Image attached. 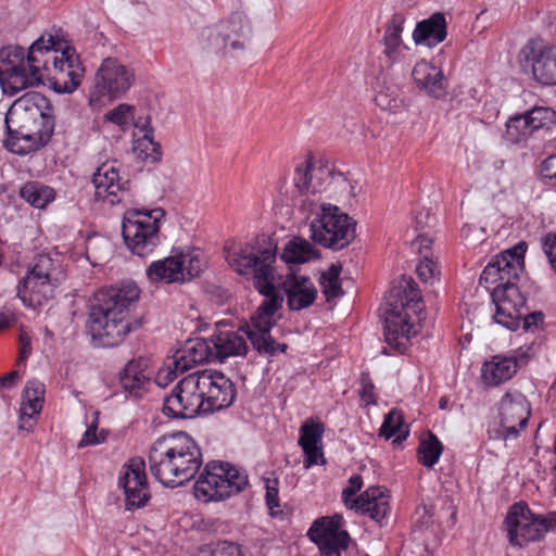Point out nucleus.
I'll return each instance as SVG.
<instances>
[{
	"label": "nucleus",
	"mask_w": 556,
	"mask_h": 556,
	"mask_svg": "<svg viewBox=\"0 0 556 556\" xmlns=\"http://www.w3.org/2000/svg\"><path fill=\"white\" fill-rule=\"evenodd\" d=\"M84 72L75 50L51 34L34 41L27 55L20 46L0 49V85L11 96L43 85L49 76L55 92L71 93L80 85Z\"/></svg>",
	"instance_id": "nucleus-1"
},
{
	"label": "nucleus",
	"mask_w": 556,
	"mask_h": 556,
	"mask_svg": "<svg viewBox=\"0 0 556 556\" xmlns=\"http://www.w3.org/2000/svg\"><path fill=\"white\" fill-rule=\"evenodd\" d=\"M276 253L277 243L265 233L256 236L238 250H226L229 266L240 276L251 277L254 288L264 296L250 321H245L239 329L247 334L254 350L266 357H274L288 349L286 343L276 342L270 334L276 325L274 315L283 303L281 288L275 285Z\"/></svg>",
	"instance_id": "nucleus-2"
},
{
	"label": "nucleus",
	"mask_w": 556,
	"mask_h": 556,
	"mask_svg": "<svg viewBox=\"0 0 556 556\" xmlns=\"http://www.w3.org/2000/svg\"><path fill=\"white\" fill-rule=\"evenodd\" d=\"M525 242H519L494 256L483 269L479 283L491 291L495 304L494 320L496 324L514 331L520 326L525 331H534L543 324L541 311L527 313L526 299L516 286L523 271Z\"/></svg>",
	"instance_id": "nucleus-3"
},
{
	"label": "nucleus",
	"mask_w": 556,
	"mask_h": 556,
	"mask_svg": "<svg viewBox=\"0 0 556 556\" xmlns=\"http://www.w3.org/2000/svg\"><path fill=\"white\" fill-rule=\"evenodd\" d=\"M140 290L135 282H123L94 293L87 323L92 341L98 346L114 348L141 326L129 318L130 309L139 300Z\"/></svg>",
	"instance_id": "nucleus-4"
},
{
	"label": "nucleus",
	"mask_w": 556,
	"mask_h": 556,
	"mask_svg": "<svg viewBox=\"0 0 556 556\" xmlns=\"http://www.w3.org/2000/svg\"><path fill=\"white\" fill-rule=\"evenodd\" d=\"M151 475L163 485L175 488L194 478L202 465V453L185 432L156 440L148 455Z\"/></svg>",
	"instance_id": "nucleus-5"
},
{
	"label": "nucleus",
	"mask_w": 556,
	"mask_h": 556,
	"mask_svg": "<svg viewBox=\"0 0 556 556\" xmlns=\"http://www.w3.org/2000/svg\"><path fill=\"white\" fill-rule=\"evenodd\" d=\"M52 106L49 100L40 92H26L16 99L5 115L8 138L4 140L7 149L14 153L23 154L25 149L18 146V140L29 141L34 134L33 126L40 119L41 135L50 137L54 130L52 119Z\"/></svg>",
	"instance_id": "nucleus-6"
},
{
	"label": "nucleus",
	"mask_w": 556,
	"mask_h": 556,
	"mask_svg": "<svg viewBox=\"0 0 556 556\" xmlns=\"http://www.w3.org/2000/svg\"><path fill=\"white\" fill-rule=\"evenodd\" d=\"M425 305L417 283L410 277H403L399 286L393 287L387 300L384 316L386 342L400 350L405 346L403 340H408L415 334L412 314L418 317L424 312Z\"/></svg>",
	"instance_id": "nucleus-7"
},
{
	"label": "nucleus",
	"mask_w": 556,
	"mask_h": 556,
	"mask_svg": "<svg viewBox=\"0 0 556 556\" xmlns=\"http://www.w3.org/2000/svg\"><path fill=\"white\" fill-rule=\"evenodd\" d=\"M64 278L61 261L49 254H38L17 285V296L27 306L41 305L53 296L54 288Z\"/></svg>",
	"instance_id": "nucleus-8"
},
{
	"label": "nucleus",
	"mask_w": 556,
	"mask_h": 556,
	"mask_svg": "<svg viewBox=\"0 0 556 556\" xmlns=\"http://www.w3.org/2000/svg\"><path fill=\"white\" fill-rule=\"evenodd\" d=\"M309 225L311 239L332 251L346 248L355 239L356 222L330 203L321 202Z\"/></svg>",
	"instance_id": "nucleus-9"
},
{
	"label": "nucleus",
	"mask_w": 556,
	"mask_h": 556,
	"mask_svg": "<svg viewBox=\"0 0 556 556\" xmlns=\"http://www.w3.org/2000/svg\"><path fill=\"white\" fill-rule=\"evenodd\" d=\"M165 216L163 208L127 210L123 217L122 235L127 248L139 256H147L160 243V223Z\"/></svg>",
	"instance_id": "nucleus-10"
},
{
	"label": "nucleus",
	"mask_w": 556,
	"mask_h": 556,
	"mask_svg": "<svg viewBox=\"0 0 556 556\" xmlns=\"http://www.w3.org/2000/svg\"><path fill=\"white\" fill-rule=\"evenodd\" d=\"M135 83V72L116 58H105L98 67L89 91V105L100 109L123 97Z\"/></svg>",
	"instance_id": "nucleus-11"
},
{
	"label": "nucleus",
	"mask_w": 556,
	"mask_h": 556,
	"mask_svg": "<svg viewBox=\"0 0 556 556\" xmlns=\"http://www.w3.org/2000/svg\"><path fill=\"white\" fill-rule=\"evenodd\" d=\"M248 484V476L228 463L211 462L195 482L197 494L207 501H224L240 493Z\"/></svg>",
	"instance_id": "nucleus-12"
},
{
	"label": "nucleus",
	"mask_w": 556,
	"mask_h": 556,
	"mask_svg": "<svg viewBox=\"0 0 556 556\" xmlns=\"http://www.w3.org/2000/svg\"><path fill=\"white\" fill-rule=\"evenodd\" d=\"M163 413L169 418L189 419L204 413L203 397L200 395L199 378L190 374L182 378L165 396Z\"/></svg>",
	"instance_id": "nucleus-13"
},
{
	"label": "nucleus",
	"mask_w": 556,
	"mask_h": 556,
	"mask_svg": "<svg viewBox=\"0 0 556 556\" xmlns=\"http://www.w3.org/2000/svg\"><path fill=\"white\" fill-rule=\"evenodd\" d=\"M199 378L200 395L203 397L204 413H213L229 407L236 399L233 382L216 370L195 371Z\"/></svg>",
	"instance_id": "nucleus-14"
},
{
	"label": "nucleus",
	"mask_w": 556,
	"mask_h": 556,
	"mask_svg": "<svg viewBox=\"0 0 556 556\" xmlns=\"http://www.w3.org/2000/svg\"><path fill=\"white\" fill-rule=\"evenodd\" d=\"M519 61L525 72L543 85H556V47L530 40L520 51Z\"/></svg>",
	"instance_id": "nucleus-15"
},
{
	"label": "nucleus",
	"mask_w": 556,
	"mask_h": 556,
	"mask_svg": "<svg viewBox=\"0 0 556 556\" xmlns=\"http://www.w3.org/2000/svg\"><path fill=\"white\" fill-rule=\"evenodd\" d=\"M500 429L497 438L502 440L515 439L528 425L531 414L527 397L520 392H507L503 395L498 406Z\"/></svg>",
	"instance_id": "nucleus-16"
},
{
	"label": "nucleus",
	"mask_w": 556,
	"mask_h": 556,
	"mask_svg": "<svg viewBox=\"0 0 556 556\" xmlns=\"http://www.w3.org/2000/svg\"><path fill=\"white\" fill-rule=\"evenodd\" d=\"M509 542L514 546L541 540L544 536L539 515H534L525 502L510 506L505 519Z\"/></svg>",
	"instance_id": "nucleus-17"
},
{
	"label": "nucleus",
	"mask_w": 556,
	"mask_h": 556,
	"mask_svg": "<svg viewBox=\"0 0 556 556\" xmlns=\"http://www.w3.org/2000/svg\"><path fill=\"white\" fill-rule=\"evenodd\" d=\"M118 485L124 490L126 509L135 510L147 504L150 492L142 458L134 457L123 466Z\"/></svg>",
	"instance_id": "nucleus-18"
},
{
	"label": "nucleus",
	"mask_w": 556,
	"mask_h": 556,
	"mask_svg": "<svg viewBox=\"0 0 556 556\" xmlns=\"http://www.w3.org/2000/svg\"><path fill=\"white\" fill-rule=\"evenodd\" d=\"M556 125V111L535 106L523 114L510 117L506 123L505 138L514 144L526 141L534 131Z\"/></svg>",
	"instance_id": "nucleus-19"
},
{
	"label": "nucleus",
	"mask_w": 556,
	"mask_h": 556,
	"mask_svg": "<svg viewBox=\"0 0 556 556\" xmlns=\"http://www.w3.org/2000/svg\"><path fill=\"white\" fill-rule=\"evenodd\" d=\"M294 184L302 193L311 192L316 194L326 191L331 185H343L348 187L346 178L341 174H334L327 166L316 167L311 160L305 162L304 169L298 168Z\"/></svg>",
	"instance_id": "nucleus-20"
},
{
	"label": "nucleus",
	"mask_w": 556,
	"mask_h": 556,
	"mask_svg": "<svg viewBox=\"0 0 556 556\" xmlns=\"http://www.w3.org/2000/svg\"><path fill=\"white\" fill-rule=\"evenodd\" d=\"M94 186V200L114 205L123 200L126 186L129 181L119 184L118 170L113 165L103 164L92 176Z\"/></svg>",
	"instance_id": "nucleus-21"
},
{
	"label": "nucleus",
	"mask_w": 556,
	"mask_h": 556,
	"mask_svg": "<svg viewBox=\"0 0 556 556\" xmlns=\"http://www.w3.org/2000/svg\"><path fill=\"white\" fill-rule=\"evenodd\" d=\"M389 498V492L384 486H369L358 497L354 498L353 510L368 516L379 526H383L390 513Z\"/></svg>",
	"instance_id": "nucleus-22"
},
{
	"label": "nucleus",
	"mask_w": 556,
	"mask_h": 556,
	"mask_svg": "<svg viewBox=\"0 0 556 556\" xmlns=\"http://www.w3.org/2000/svg\"><path fill=\"white\" fill-rule=\"evenodd\" d=\"M279 287L287 296V305L290 311H301L309 307L316 300L317 289L306 276L289 274Z\"/></svg>",
	"instance_id": "nucleus-23"
},
{
	"label": "nucleus",
	"mask_w": 556,
	"mask_h": 556,
	"mask_svg": "<svg viewBox=\"0 0 556 556\" xmlns=\"http://www.w3.org/2000/svg\"><path fill=\"white\" fill-rule=\"evenodd\" d=\"M217 25L229 48V56L238 58V54L247 48L252 33L250 21L243 13L235 12Z\"/></svg>",
	"instance_id": "nucleus-24"
},
{
	"label": "nucleus",
	"mask_w": 556,
	"mask_h": 556,
	"mask_svg": "<svg viewBox=\"0 0 556 556\" xmlns=\"http://www.w3.org/2000/svg\"><path fill=\"white\" fill-rule=\"evenodd\" d=\"M414 81L428 96L440 99L446 94L447 80L443 72L426 61L418 62L412 72Z\"/></svg>",
	"instance_id": "nucleus-25"
},
{
	"label": "nucleus",
	"mask_w": 556,
	"mask_h": 556,
	"mask_svg": "<svg viewBox=\"0 0 556 556\" xmlns=\"http://www.w3.org/2000/svg\"><path fill=\"white\" fill-rule=\"evenodd\" d=\"M211 361H214L211 339L207 341L202 338L188 340L185 348L173 356V364L181 374L194 365Z\"/></svg>",
	"instance_id": "nucleus-26"
},
{
	"label": "nucleus",
	"mask_w": 556,
	"mask_h": 556,
	"mask_svg": "<svg viewBox=\"0 0 556 556\" xmlns=\"http://www.w3.org/2000/svg\"><path fill=\"white\" fill-rule=\"evenodd\" d=\"M148 362L143 358L128 362L119 374V383L125 392L135 397H141L150 384Z\"/></svg>",
	"instance_id": "nucleus-27"
},
{
	"label": "nucleus",
	"mask_w": 556,
	"mask_h": 556,
	"mask_svg": "<svg viewBox=\"0 0 556 556\" xmlns=\"http://www.w3.org/2000/svg\"><path fill=\"white\" fill-rule=\"evenodd\" d=\"M446 21L444 14L434 13L429 18L417 23L413 33L414 41L417 45L434 47L446 38Z\"/></svg>",
	"instance_id": "nucleus-28"
},
{
	"label": "nucleus",
	"mask_w": 556,
	"mask_h": 556,
	"mask_svg": "<svg viewBox=\"0 0 556 556\" xmlns=\"http://www.w3.org/2000/svg\"><path fill=\"white\" fill-rule=\"evenodd\" d=\"M45 396V386L37 380H30L27 382L24 394L23 405L21 407L20 415V428L24 430H30L34 424L31 419L35 415H38L42 408V402Z\"/></svg>",
	"instance_id": "nucleus-29"
},
{
	"label": "nucleus",
	"mask_w": 556,
	"mask_h": 556,
	"mask_svg": "<svg viewBox=\"0 0 556 556\" xmlns=\"http://www.w3.org/2000/svg\"><path fill=\"white\" fill-rule=\"evenodd\" d=\"M517 367L515 357L494 355L483 364L481 377L485 384L495 387L509 380L516 374Z\"/></svg>",
	"instance_id": "nucleus-30"
},
{
	"label": "nucleus",
	"mask_w": 556,
	"mask_h": 556,
	"mask_svg": "<svg viewBox=\"0 0 556 556\" xmlns=\"http://www.w3.org/2000/svg\"><path fill=\"white\" fill-rule=\"evenodd\" d=\"M214 359L223 362L229 356L245 355V340L232 331L219 332L211 338Z\"/></svg>",
	"instance_id": "nucleus-31"
},
{
	"label": "nucleus",
	"mask_w": 556,
	"mask_h": 556,
	"mask_svg": "<svg viewBox=\"0 0 556 556\" xmlns=\"http://www.w3.org/2000/svg\"><path fill=\"white\" fill-rule=\"evenodd\" d=\"M181 264L176 260V255H170L163 260L152 262L147 268V276L150 281L159 282H184Z\"/></svg>",
	"instance_id": "nucleus-32"
},
{
	"label": "nucleus",
	"mask_w": 556,
	"mask_h": 556,
	"mask_svg": "<svg viewBox=\"0 0 556 556\" xmlns=\"http://www.w3.org/2000/svg\"><path fill=\"white\" fill-rule=\"evenodd\" d=\"M319 253L311 242L301 237L292 238L281 253V260L289 264H303L318 258Z\"/></svg>",
	"instance_id": "nucleus-33"
},
{
	"label": "nucleus",
	"mask_w": 556,
	"mask_h": 556,
	"mask_svg": "<svg viewBox=\"0 0 556 556\" xmlns=\"http://www.w3.org/2000/svg\"><path fill=\"white\" fill-rule=\"evenodd\" d=\"M343 522V517L339 514H334L330 517H320L313 522L307 534L313 542L319 544L337 536V534L342 531L340 528Z\"/></svg>",
	"instance_id": "nucleus-34"
},
{
	"label": "nucleus",
	"mask_w": 556,
	"mask_h": 556,
	"mask_svg": "<svg viewBox=\"0 0 556 556\" xmlns=\"http://www.w3.org/2000/svg\"><path fill=\"white\" fill-rule=\"evenodd\" d=\"M20 195L30 205L42 208L54 199V191L39 182L29 181L21 188Z\"/></svg>",
	"instance_id": "nucleus-35"
},
{
	"label": "nucleus",
	"mask_w": 556,
	"mask_h": 556,
	"mask_svg": "<svg viewBox=\"0 0 556 556\" xmlns=\"http://www.w3.org/2000/svg\"><path fill=\"white\" fill-rule=\"evenodd\" d=\"M408 429L404 426V418L401 410L391 409L384 417L379 435L389 440L396 435L394 442H402L408 435Z\"/></svg>",
	"instance_id": "nucleus-36"
},
{
	"label": "nucleus",
	"mask_w": 556,
	"mask_h": 556,
	"mask_svg": "<svg viewBox=\"0 0 556 556\" xmlns=\"http://www.w3.org/2000/svg\"><path fill=\"white\" fill-rule=\"evenodd\" d=\"M404 16L401 14H394L391 18L390 24L388 25L384 37H383V43L386 46L384 53L387 58L394 62L397 58L395 55L397 48L402 43V31H403V24H404Z\"/></svg>",
	"instance_id": "nucleus-37"
},
{
	"label": "nucleus",
	"mask_w": 556,
	"mask_h": 556,
	"mask_svg": "<svg viewBox=\"0 0 556 556\" xmlns=\"http://www.w3.org/2000/svg\"><path fill=\"white\" fill-rule=\"evenodd\" d=\"M443 452V445L438 437L428 432V438L421 440L418 446V460L424 466L432 468L439 460Z\"/></svg>",
	"instance_id": "nucleus-38"
},
{
	"label": "nucleus",
	"mask_w": 556,
	"mask_h": 556,
	"mask_svg": "<svg viewBox=\"0 0 556 556\" xmlns=\"http://www.w3.org/2000/svg\"><path fill=\"white\" fill-rule=\"evenodd\" d=\"M176 255V260L181 264V271L184 281L190 280L193 277L200 275L203 269V262L200 257V252L197 250L187 251H173Z\"/></svg>",
	"instance_id": "nucleus-39"
},
{
	"label": "nucleus",
	"mask_w": 556,
	"mask_h": 556,
	"mask_svg": "<svg viewBox=\"0 0 556 556\" xmlns=\"http://www.w3.org/2000/svg\"><path fill=\"white\" fill-rule=\"evenodd\" d=\"M200 43L205 50L213 52L224 51L225 54H229V48L218 25L203 28L200 34Z\"/></svg>",
	"instance_id": "nucleus-40"
},
{
	"label": "nucleus",
	"mask_w": 556,
	"mask_h": 556,
	"mask_svg": "<svg viewBox=\"0 0 556 556\" xmlns=\"http://www.w3.org/2000/svg\"><path fill=\"white\" fill-rule=\"evenodd\" d=\"M153 131L154 129L143 131L142 138L138 139L135 147V152L138 153V156L151 163L160 161L162 155L161 146L154 141Z\"/></svg>",
	"instance_id": "nucleus-41"
},
{
	"label": "nucleus",
	"mask_w": 556,
	"mask_h": 556,
	"mask_svg": "<svg viewBox=\"0 0 556 556\" xmlns=\"http://www.w3.org/2000/svg\"><path fill=\"white\" fill-rule=\"evenodd\" d=\"M325 426L323 422H305L301 427L299 444L303 446L321 445Z\"/></svg>",
	"instance_id": "nucleus-42"
},
{
	"label": "nucleus",
	"mask_w": 556,
	"mask_h": 556,
	"mask_svg": "<svg viewBox=\"0 0 556 556\" xmlns=\"http://www.w3.org/2000/svg\"><path fill=\"white\" fill-rule=\"evenodd\" d=\"M351 541L348 531H341L332 540L324 541L318 545L321 556H340Z\"/></svg>",
	"instance_id": "nucleus-43"
},
{
	"label": "nucleus",
	"mask_w": 556,
	"mask_h": 556,
	"mask_svg": "<svg viewBox=\"0 0 556 556\" xmlns=\"http://www.w3.org/2000/svg\"><path fill=\"white\" fill-rule=\"evenodd\" d=\"M197 556H244L239 545L230 542H219L215 546H203Z\"/></svg>",
	"instance_id": "nucleus-44"
},
{
	"label": "nucleus",
	"mask_w": 556,
	"mask_h": 556,
	"mask_svg": "<svg viewBox=\"0 0 556 556\" xmlns=\"http://www.w3.org/2000/svg\"><path fill=\"white\" fill-rule=\"evenodd\" d=\"M93 415L94 418L83 434V438L77 445L78 448L100 444L106 439V432L104 430L98 432V413L96 412Z\"/></svg>",
	"instance_id": "nucleus-45"
},
{
	"label": "nucleus",
	"mask_w": 556,
	"mask_h": 556,
	"mask_svg": "<svg viewBox=\"0 0 556 556\" xmlns=\"http://www.w3.org/2000/svg\"><path fill=\"white\" fill-rule=\"evenodd\" d=\"M363 486V478L359 475H353L349 479V484L346 488L342 491V501L346 508L354 509L353 501L352 498Z\"/></svg>",
	"instance_id": "nucleus-46"
},
{
	"label": "nucleus",
	"mask_w": 556,
	"mask_h": 556,
	"mask_svg": "<svg viewBox=\"0 0 556 556\" xmlns=\"http://www.w3.org/2000/svg\"><path fill=\"white\" fill-rule=\"evenodd\" d=\"M417 276L422 281H429L437 275V266L428 254H424L419 264L416 267Z\"/></svg>",
	"instance_id": "nucleus-47"
},
{
	"label": "nucleus",
	"mask_w": 556,
	"mask_h": 556,
	"mask_svg": "<svg viewBox=\"0 0 556 556\" xmlns=\"http://www.w3.org/2000/svg\"><path fill=\"white\" fill-rule=\"evenodd\" d=\"M302 450L305 454V459H304L305 468H309L314 465H319V464L323 465L326 463L321 445L303 446Z\"/></svg>",
	"instance_id": "nucleus-48"
},
{
	"label": "nucleus",
	"mask_w": 556,
	"mask_h": 556,
	"mask_svg": "<svg viewBox=\"0 0 556 556\" xmlns=\"http://www.w3.org/2000/svg\"><path fill=\"white\" fill-rule=\"evenodd\" d=\"M541 177L544 184L556 186V154L548 156L542 162Z\"/></svg>",
	"instance_id": "nucleus-49"
},
{
	"label": "nucleus",
	"mask_w": 556,
	"mask_h": 556,
	"mask_svg": "<svg viewBox=\"0 0 556 556\" xmlns=\"http://www.w3.org/2000/svg\"><path fill=\"white\" fill-rule=\"evenodd\" d=\"M132 109L134 108L131 105L126 103L118 104L105 114V118L116 125H124L126 124L128 115Z\"/></svg>",
	"instance_id": "nucleus-50"
},
{
	"label": "nucleus",
	"mask_w": 556,
	"mask_h": 556,
	"mask_svg": "<svg viewBox=\"0 0 556 556\" xmlns=\"http://www.w3.org/2000/svg\"><path fill=\"white\" fill-rule=\"evenodd\" d=\"M266 504L271 515H276L277 511H275V508L279 507L277 479L266 480Z\"/></svg>",
	"instance_id": "nucleus-51"
},
{
	"label": "nucleus",
	"mask_w": 556,
	"mask_h": 556,
	"mask_svg": "<svg viewBox=\"0 0 556 556\" xmlns=\"http://www.w3.org/2000/svg\"><path fill=\"white\" fill-rule=\"evenodd\" d=\"M543 250L548 257V261L556 273V233H547L543 240Z\"/></svg>",
	"instance_id": "nucleus-52"
},
{
	"label": "nucleus",
	"mask_w": 556,
	"mask_h": 556,
	"mask_svg": "<svg viewBox=\"0 0 556 556\" xmlns=\"http://www.w3.org/2000/svg\"><path fill=\"white\" fill-rule=\"evenodd\" d=\"M374 384L370 381L368 375L362 376V390L359 395L365 405L376 404V396L374 393Z\"/></svg>",
	"instance_id": "nucleus-53"
},
{
	"label": "nucleus",
	"mask_w": 556,
	"mask_h": 556,
	"mask_svg": "<svg viewBox=\"0 0 556 556\" xmlns=\"http://www.w3.org/2000/svg\"><path fill=\"white\" fill-rule=\"evenodd\" d=\"M375 102L382 110L392 111V112H395L400 108V103H401V101L397 98H395V97L390 98L384 92H379L375 97Z\"/></svg>",
	"instance_id": "nucleus-54"
},
{
	"label": "nucleus",
	"mask_w": 556,
	"mask_h": 556,
	"mask_svg": "<svg viewBox=\"0 0 556 556\" xmlns=\"http://www.w3.org/2000/svg\"><path fill=\"white\" fill-rule=\"evenodd\" d=\"M321 285L327 301L339 298L343 294L340 281H333V283H330V281H321Z\"/></svg>",
	"instance_id": "nucleus-55"
},
{
	"label": "nucleus",
	"mask_w": 556,
	"mask_h": 556,
	"mask_svg": "<svg viewBox=\"0 0 556 556\" xmlns=\"http://www.w3.org/2000/svg\"><path fill=\"white\" fill-rule=\"evenodd\" d=\"M181 374L179 369L175 368V365L173 362L167 366L165 369H161L157 372L156 381L159 384H162L163 382L166 383L167 381H173L177 378V375Z\"/></svg>",
	"instance_id": "nucleus-56"
},
{
	"label": "nucleus",
	"mask_w": 556,
	"mask_h": 556,
	"mask_svg": "<svg viewBox=\"0 0 556 556\" xmlns=\"http://www.w3.org/2000/svg\"><path fill=\"white\" fill-rule=\"evenodd\" d=\"M540 521L542 523L541 530L545 534L548 531H556V511H551L546 515H539Z\"/></svg>",
	"instance_id": "nucleus-57"
},
{
	"label": "nucleus",
	"mask_w": 556,
	"mask_h": 556,
	"mask_svg": "<svg viewBox=\"0 0 556 556\" xmlns=\"http://www.w3.org/2000/svg\"><path fill=\"white\" fill-rule=\"evenodd\" d=\"M31 353V344L29 338L22 334L20 338V356L17 358V365L24 363Z\"/></svg>",
	"instance_id": "nucleus-58"
},
{
	"label": "nucleus",
	"mask_w": 556,
	"mask_h": 556,
	"mask_svg": "<svg viewBox=\"0 0 556 556\" xmlns=\"http://www.w3.org/2000/svg\"><path fill=\"white\" fill-rule=\"evenodd\" d=\"M432 240L427 236L419 235L413 242V245L418 250V253L422 257L424 254H428L427 251L430 249Z\"/></svg>",
	"instance_id": "nucleus-59"
},
{
	"label": "nucleus",
	"mask_w": 556,
	"mask_h": 556,
	"mask_svg": "<svg viewBox=\"0 0 556 556\" xmlns=\"http://www.w3.org/2000/svg\"><path fill=\"white\" fill-rule=\"evenodd\" d=\"M340 271L341 266L332 264L328 270L321 275V281H330V283H333V281H339Z\"/></svg>",
	"instance_id": "nucleus-60"
},
{
	"label": "nucleus",
	"mask_w": 556,
	"mask_h": 556,
	"mask_svg": "<svg viewBox=\"0 0 556 556\" xmlns=\"http://www.w3.org/2000/svg\"><path fill=\"white\" fill-rule=\"evenodd\" d=\"M135 127L143 131H150L153 129L151 125V117L149 115L147 116H139L135 122Z\"/></svg>",
	"instance_id": "nucleus-61"
},
{
	"label": "nucleus",
	"mask_w": 556,
	"mask_h": 556,
	"mask_svg": "<svg viewBox=\"0 0 556 556\" xmlns=\"http://www.w3.org/2000/svg\"><path fill=\"white\" fill-rule=\"evenodd\" d=\"M17 377H18V371H16V370L11 371L10 374L0 378V386L2 388H11L14 384Z\"/></svg>",
	"instance_id": "nucleus-62"
},
{
	"label": "nucleus",
	"mask_w": 556,
	"mask_h": 556,
	"mask_svg": "<svg viewBox=\"0 0 556 556\" xmlns=\"http://www.w3.org/2000/svg\"><path fill=\"white\" fill-rule=\"evenodd\" d=\"M425 219H428L429 218V213H426V214H420L419 216H416V226L417 228H422L425 226V224H427Z\"/></svg>",
	"instance_id": "nucleus-63"
},
{
	"label": "nucleus",
	"mask_w": 556,
	"mask_h": 556,
	"mask_svg": "<svg viewBox=\"0 0 556 556\" xmlns=\"http://www.w3.org/2000/svg\"><path fill=\"white\" fill-rule=\"evenodd\" d=\"M8 326H9V318L3 313H0V329H3Z\"/></svg>",
	"instance_id": "nucleus-64"
}]
</instances>
